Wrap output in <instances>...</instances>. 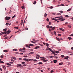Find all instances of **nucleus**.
I'll list each match as a JSON object with an SVG mask.
<instances>
[{
    "label": "nucleus",
    "instance_id": "obj_1",
    "mask_svg": "<svg viewBox=\"0 0 73 73\" xmlns=\"http://www.w3.org/2000/svg\"><path fill=\"white\" fill-rule=\"evenodd\" d=\"M23 60H24V61H32V60H33V59H28L27 58H24L23 59Z\"/></svg>",
    "mask_w": 73,
    "mask_h": 73
},
{
    "label": "nucleus",
    "instance_id": "obj_2",
    "mask_svg": "<svg viewBox=\"0 0 73 73\" xmlns=\"http://www.w3.org/2000/svg\"><path fill=\"white\" fill-rule=\"evenodd\" d=\"M5 19L6 20H9L10 19V17H6L5 18Z\"/></svg>",
    "mask_w": 73,
    "mask_h": 73
},
{
    "label": "nucleus",
    "instance_id": "obj_3",
    "mask_svg": "<svg viewBox=\"0 0 73 73\" xmlns=\"http://www.w3.org/2000/svg\"><path fill=\"white\" fill-rule=\"evenodd\" d=\"M65 19H64L63 17L60 18L59 19H58V20H61V21H64L65 20Z\"/></svg>",
    "mask_w": 73,
    "mask_h": 73
},
{
    "label": "nucleus",
    "instance_id": "obj_4",
    "mask_svg": "<svg viewBox=\"0 0 73 73\" xmlns=\"http://www.w3.org/2000/svg\"><path fill=\"white\" fill-rule=\"evenodd\" d=\"M46 50H50V51H51V50H52V49L49 47H47V48L46 49Z\"/></svg>",
    "mask_w": 73,
    "mask_h": 73
},
{
    "label": "nucleus",
    "instance_id": "obj_5",
    "mask_svg": "<svg viewBox=\"0 0 73 73\" xmlns=\"http://www.w3.org/2000/svg\"><path fill=\"white\" fill-rule=\"evenodd\" d=\"M68 58H69V56H67L64 58V60H68Z\"/></svg>",
    "mask_w": 73,
    "mask_h": 73
},
{
    "label": "nucleus",
    "instance_id": "obj_6",
    "mask_svg": "<svg viewBox=\"0 0 73 73\" xmlns=\"http://www.w3.org/2000/svg\"><path fill=\"white\" fill-rule=\"evenodd\" d=\"M11 32V31L10 30H8V31L7 32V33L8 35H9V33Z\"/></svg>",
    "mask_w": 73,
    "mask_h": 73
},
{
    "label": "nucleus",
    "instance_id": "obj_7",
    "mask_svg": "<svg viewBox=\"0 0 73 73\" xmlns=\"http://www.w3.org/2000/svg\"><path fill=\"white\" fill-rule=\"evenodd\" d=\"M25 46H26V47H27V48H31V47H30L29 45H27V44H25Z\"/></svg>",
    "mask_w": 73,
    "mask_h": 73
},
{
    "label": "nucleus",
    "instance_id": "obj_8",
    "mask_svg": "<svg viewBox=\"0 0 73 73\" xmlns=\"http://www.w3.org/2000/svg\"><path fill=\"white\" fill-rule=\"evenodd\" d=\"M23 20H21V25H23Z\"/></svg>",
    "mask_w": 73,
    "mask_h": 73
},
{
    "label": "nucleus",
    "instance_id": "obj_9",
    "mask_svg": "<svg viewBox=\"0 0 73 73\" xmlns=\"http://www.w3.org/2000/svg\"><path fill=\"white\" fill-rule=\"evenodd\" d=\"M53 62L54 63L56 64V63L57 62V61L56 60H53Z\"/></svg>",
    "mask_w": 73,
    "mask_h": 73
},
{
    "label": "nucleus",
    "instance_id": "obj_10",
    "mask_svg": "<svg viewBox=\"0 0 73 73\" xmlns=\"http://www.w3.org/2000/svg\"><path fill=\"white\" fill-rule=\"evenodd\" d=\"M38 48H40V47L38 46H36L35 48V49H38Z\"/></svg>",
    "mask_w": 73,
    "mask_h": 73
},
{
    "label": "nucleus",
    "instance_id": "obj_11",
    "mask_svg": "<svg viewBox=\"0 0 73 73\" xmlns=\"http://www.w3.org/2000/svg\"><path fill=\"white\" fill-rule=\"evenodd\" d=\"M3 57H4V55H2L0 56L1 58H3Z\"/></svg>",
    "mask_w": 73,
    "mask_h": 73
},
{
    "label": "nucleus",
    "instance_id": "obj_12",
    "mask_svg": "<svg viewBox=\"0 0 73 73\" xmlns=\"http://www.w3.org/2000/svg\"><path fill=\"white\" fill-rule=\"evenodd\" d=\"M47 16V14H46V13H45L44 15V17H46Z\"/></svg>",
    "mask_w": 73,
    "mask_h": 73
},
{
    "label": "nucleus",
    "instance_id": "obj_13",
    "mask_svg": "<svg viewBox=\"0 0 73 73\" xmlns=\"http://www.w3.org/2000/svg\"><path fill=\"white\" fill-rule=\"evenodd\" d=\"M56 40H58V41H60V39H59V38L57 37H56Z\"/></svg>",
    "mask_w": 73,
    "mask_h": 73
},
{
    "label": "nucleus",
    "instance_id": "obj_14",
    "mask_svg": "<svg viewBox=\"0 0 73 73\" xmlns=\"http://www.w3.org/2000/svg\"><path fill=\"white\" fill-rule=\"evenodd\" d=\"M17 65L18 66H21L22 65L21 64H18Z\"/></svg>",
    "mask_w": 73,
    "mask_h": 73
},
{
    "label": "nucleus",
    "instance_id": "obj_15",
    "mask_svg": "<svg viewBox=\"0 0 73 73\" xmlns=\"http://www.w3.org/2000/svg\"><path fill=\"white\" fill-rule=\"evenodd\" d=\"M48 61V60H44L43 61V62H47Z\"/></svg>",
    "mask_w": 73,
    "mask_h": 73
},
{
    "label": "nucleus",
    "instance_id": "obj_16",
    "mask_svg": "<svg viewBox=\"0 0 73 73\" xmlns=\"http://www.w3.org/2000/svg\"><path fill=\"white\" fill-rule=\"evenodd\" d=\"M63 64V63L62 62H61L59 63V65H62Z\"/></svg>",
    "mask_w": 73,
    "mask_h": 73
},
{
    "label": "nucleus",
    "instance_id": "obj_17",
    "mask_svg": "<svg viewBox=\"0 0 73 73\" xmlns=\"http://www.w3.org/2000/svg\"><path fill=\"white\" fill-rule=\"evenodd\" d=\"M46 46H47V47H48L49 46V44L48 43H46Z\"/></svg>",
    "mask_w": 73,
    "mask_h": 73
},
{
    "label": "nucleus",
    "instance_id": "obj_18",
    "mask_svg": "<svg viewBox=\"0 0 73 73\" xmlns=\"http://www.w3.org/2000/svg\"><path fill=\"white\" fill-rule=\"evenodd\" d=\"M71 10H72V9L70 8L68 10H67V12H69V11H71Z\"/></svg>",
    "mask_w": 73,
    "mask_h": 73
},
{
    "label": "nucleus",
    "instance_id": "obj_19",
    "mask_svg": "<svg viewBox=\"0 0 73 73\" xmlns=\"http://www.w3.org/2000/svg\"><path fill=\"white\" fill-rule=\"evenodd\" d=\"M6 64L7 65H9V66H12V65L9 63H7Z\"/></svg>",
    "mask_w": 73,
    "mask_h": 73
},
{
    "label": "nucleus",
    "instance_id": "obj_20",
    "mask_svg": "<svg viewBox=\"0 0 73 73\" xmlns=\"http://www.w3.org/2000/svg\"><path fill=\"white\" fill-rule=\"evenodd\" d=\"M7 29H4L3 30V31H4V32H7Z\"/></svg>",
    "mask_w": 73,
    "mask_h": 73
},
{
    "label": "nucleus",
    "instance_id": "obj_21",
    "mask_svg": "<svg viewBox=\"0 0 73 73\" xmlns=\"http://www.w3.org/2000/svg\"><path fill=\"white\" fill-rule=\"evenodd\" d=\"M56 28V27H53L52 28V30H54V29H55V28Z\"/></svg>",
    "mask_w": 73,
    "mask_h": 73
},
{
    "label": "nucleus",
    "instance_id": "obj_22",
    "mask_svg": "<svg viewBox=\"0 0 73 73\" xmlns=\"http://www.w3.org/2000/svg\"><path fill=\"white\" fill-rule=\"evenodd\" d=\"M54 52L55 53H59V52L57 51H55Z\"/></svg>",
    "mask_w": 73,
    "mask_h": 73
},
{
    "label": "nucleus",
    "instance_id": "obj_23",
    "mask_svg": "<svg viewBox=\"0 0 73 73\" xmlns=\"http://www.w3.org/2000/svg\"><path fill=\"white\" fill-rule=\"evenodd\" d=\"M68 26L69 27V28H72V27H71V26L70 25H68Z\"/></svg>",
    "mask_w": 73,
    "mask_h": 73
},
{
    "label": "nucleus",
    "instance_id": "obj_24",
    "mask_svg": "<svg viewBox=\"0 0 73 73\" xmlns=\"http://www.w3.org/2000/svg\"><path fill=\"white\" fill-rule=\"evenodd\" d=\"M3 52H8V50H4Z\"/></svg>",
    "mask_w": 73,
    "mask_h": 73
},
{
    "label": "nucleus",
    "instance_id": "obj_25",
    "mask_svg": "<svg viewBox=\"0 0 73 73\" xmlns=\"http://www.w3.org/2000/svg\"><path fill=\"white\" fill-rule=\"evenodd\" d=\"M17 50L16 49H13V51H15V52H16L17 51Z\"/></svg>",
    "mask_w": 73,
    "mask_h": 73
},
{
    "label": "nucleus",
    "instance_id": "obj_26",
    "mask_svg": "<svg viewBox=\"0 0 73 73\" xmlns=\"http://www.w3.org/2000/svg\"><path fill=\"white\" fill-rule=\"evenodd\" d=\"M68 40H72V38L70 37H68Z\"/></svg>",
    "mask_w": 73,
    "mask_h": 73
},
{
    "label": "nucleus",
    "instance_id": "obj_27",
    "mask_svg": "<svg viewBox=\"0 0 73 73\" xmlns=\"http://www.w3.org/2000/svg\"><path fill=\"white\" fill-rule=\"evenodd\" d=\"M33 61H34V62H37V60L35 59L33 60Z\"/></svg>",
    "mask_w": 73,
    "mask_h": 73
},
{
    "label": "nucleus",
    "instance_id": "obj_28",
    "mask_svg": "<svg viewBox=\"0 0 73 73\" xmlns=\"http://www.w3.org/2000/svg\"><path fill=\"white\" fill-rule=\"evenodd\" d=\"M21 8H22V9H24V6H22Z\"/></svg>",
    "mask_w": 73,
    "mask_h": 73
},
{
    "label": "nucleus",
    "instance_id": "obj_29",
    "mask_svg": "<svg viewBox=\"0 0 73 73\" xmlns=\"http://www.w3.org/2000/svg\"><path fill=\"white\" fill-rule=\"evenodd\" d=\"M49 8H50V9H52V8H53V7L52 6H51Z\"/></svg>",
    "mask_w": 73,
    "mask_h": 73
},
{
    "label": "nucleus",
    "instance_id": "obj_30",
    "mask_svg": "<svg viewBox=\"0 0 73 73\" xmlns=\"http://www.w3.org/2000/svg\"><path fill=\"white\" fill-rule=\"evenodd\" d=\"M1 63H2L3 64V63H4L3 62V61H0V64H1Z\"/></svg>",
    "mask_w": 73,
    "mask_h": 73
},
{
    "label": "nucleus",
    "instance_id": "obj_31",
    "mask_svg": "<svg viewBox=\"0 0 73 73\" xmlns=\"http://www.w3.org/2000/svg\"><path fill=\"white\" fill-rule=\"evenodd\" d=\"M38 64H39V65H40V64H42V62H39Z\"/></svg>",
    "mask_w": 73,
    "mask_h": 73
},
{
    "label": "nucleus",
    "instance_id": "obj_32",
    "mask_svg": "<svg viewBox=\"0 0 73 73\" xmlns=\"http://www.w3.org/2000/svg\"><path fill=\"white\" fill-rule=\"evenodd\" d=\"M54 35H56V32L55 31H54Z\"/></svg>",
    "mask_w": 73,
    "mask_h": 73
},
{
    "label": "nucleus",
    "instance_id": "obj_33",
    "mask_svg": "<svg viewBox=\"0 0 73 73\" xmlns=\"http://www.w3.org/2000/svg\"><path fill=\"white\" fill-rule=\"evenodd\" d=\"M7 33V31L4 32V34L5 35H6Z\"/></svg>",
    "mask_w": 73,
    "mask_h": 73
},
{
    "label": "nucleus",
    "instance_id": "obj_34",
    "mask_svg": "<svg viewBox=\"0 0 73 73\" xmlns=\"http://www.w3.org/2000/svg\"><path fill=\"white\" fill-rule=\"evenodd\" d=\"M9 25V23H6V25Z\"/></svg>",
    "mask_w": 73,
    "mask_h": 73
},
{
    "label": "nucleus",
    "instance_id": "obj_35",
    "mask_svg": "<svg viewBox=\"0 0 73 73\" xmlns=\"http://www.w3.org/2000/svg\"><path fill=\"white\" fill-rule=\"evenodd\" d=\"M49 57H50V58H53V57H54V56H50Z\"/></svg>",
    "mask_w": 73,
    "mask_h": 73
},
{
    "label": "nucleus",
    "instance_id": "obj_36",
    "mask_svg": "<svg viewBox=\"0 0 73 73\" xmlns=\"http://www.w3.org/2000/svg\"><path fill=\"white\" fill-rule=\"evenodd\" d=\"M61 56L63 58V57H64L65 56H64V55H61Z\"/></svg>",
    "mask_w": 73,
    "mask_h": 73
},
{
    "label": "nucleus",
    "instance_id": "obj_37",
    "mask_svg": "<svg viewBox=\"0 0 73 73\" xmlns=\"http://www.w3.org/2000/svg\"><path fill=\"white\" fill-rule=\"evenodd\" d=\"M34 52H31L29 53V54H34Z\"/></svg>",
    "mask_w": 73,
    "mask_h": 73
},
{
    "label": "nucleus",
    "instance_id": "obj_38",
    "mask_svg": "<svg viewBox=\"0 0 73 73\" xmlns=\"http://www.w3.org/2000/svg\"><path fill=\"white\" fill-rule=\"evenodd\" d=\"M25 62H21V63L23 64H25Z\"/></svg>",
    "mask_w": 73,
    "mask_h": 73
},
{
    "label": "nucleus",
    "instance_id": "obj_39",
    "mask_svg": "<svg viewBox=\"0 0 73 73\" xmlns=\"http://www.w3.org/2000/svg\"><path fill=\"white\" fill-rule=\"evenodd\" d=\"M29 46H34V45H33V44H29Z\"/></svg>",
    "mask_w": 73,
    "mask_h": 73
},
{
    "label": "nucleus",
    "instance_id": "obj_40",
    "mask_svg": "<svg viewBox=\"0 0 73 73\" xmlns=\"http://www.w3.org/2000/svg\"><path fill=\"white\" fill-rule=\"evenodd\" d=\"M38 40H35V41L34 42V43H35L36 42H38Z\"/></svg>",
    "mask_w": 73,
    "mask_h": 73
},
{
    "label": "nucleus",
    "instance_id": "obj_41",
    "mask_svg": "<svg viewBox=\"0 0 73 73\" xmlns=\"http://www.w3.org/2000/svg\"><path fill=\"white\" fill-rule=\"evenodd\" d=\"M59 12H60V13H63L64 12L62 11H59Z\"/></svg>",
    "mask_w": 73,
    "mask_h": 73
},
{
    "label": "nucleus",
    "instance_id": "obj_42",
    "mask_svg": "<svg viewBox=\"0 0 73 73\" xmlns=\"http://www.w3.org/2000/svg\"><path fill=\"white\" fill-rule=\"evenodd\" d=\"M54 72V71H53V70H52L51 71V73H53V72Z\"/></svg>",
    "mask_w": 73,
    "mask_h": 73
},
{
    "label": "nucleus",
    "instance_id": "obj_43",
    "mask_svg": "<svg viewBox=\"0 0 73 73\" xmlns=\"http://www.w3.org/2000/svg\"><path fill=\"white\" fill-rule=\"evenodd\" d=\"M36 1H35L33 3V4H36Z\"/></svg>",
    "mask_w": 73,
    "mask_h": 73
},
{
    "label": "nucleus",
    "instance_id": "obj_44",
    "mask_svg": "<svg viewBox=\"0 0 73 73\" xmlns=\"http://www.w3.org/2000/svg\"><path fill=\"white\" fill-rule=\"evenodd\" d=\"M47 28H50V27L49 25H47L46 26Z\"/></svg>",
    "mask_w": 73,
    "mask_h": 73
},
{
    "label": "nucleus",
    "instance_id": "obj_45",
    "mask_svg": "<svg viewBox=\"0 0 73 73\" xmlns=\"http://www.w3.org/2000/svg\"><path fill=\"white\" fill-rule=\"evenodd\" d=\"M13 59H14V60H16V58H15V57H13Z\"/></svg>",
    "mask_w": 73,
    "mask_h": 73
},
{
    "label": "nucleus",
    "instance_id": "obj_46",
    "mask_svg": "<svg viewBox=\"0 0 73 73\" xmlns=\"http://www.w3.org/2000/svg\"><path fill=\"white\" fill-rule=\"evenodd\" d=\"M16 16V15H14V16H13V17H12V19H13Z\"/></svg>",
    "mask_w": 73,
    "mask_h": 73
},
{
    "label": "nucleus",
    "instance_id": "obj_47",
    "mask_svg": "<svg viewBox=\"0 0 73 73\" xmlns=\"http://www.w3.org/2000/svg\"><path fill=\"white\" fill-rule=\"evenodd\" d=\"M49 21V19L47 18L46 19V21Z\"/></svg>",
    "mask_w": 73,
    "mask_h": 73
},
{
    "label": "nucleus",
    "instance_id": "obj_48",
    "mask_svg": "<svg viewBox=\"0 0 73 73\" xmlns=\"http://www.w3.org/2000/svg\"><path fill=\"white\" fill-rule=\"evenodd\" d=\"M16 54H19V53L17 52H16Z\"/></svg>",
    "mask_w": 73,
    "mask_h": 73
},
{
    "label": "nucleus",
    "instance_id": "obj_49",
    "mask_svg": "<svg viewBox=\"0 0 73 73\" xmlns=\"http://www.w3.org/2000/svg\"><path fill=\"white\" fill-rule=\"evenodd\" d=\"M8 37H6L5 38V40H7V39H8Z\"/></svg>",
    "mask_w": 73,
    "mask_h": 73
},
{
    "label": "nucleus",
    "instance_id": "obj_50",
    "mask_svg": "<svg viewBox=\"0 0 73 73\" xmlns=\"http://www.w3.org/2000/svg\"><path fill=\"white\" fill-rule=\"evenodd\" d=\"M56 19H54V18H53L52 19V20H56Z\"/></svg>",
    "mask_w": 73,
    "mask_h": 73
},
{
    "label": "nucleus",
    "instance_id": "obj_51",
    "mask_svg": "<svg viewBox=\"0 0 73 73\" xmlns=\"http://www.w3.org/2000/svg\"><path fill=\"white\" fill-rule=\"evenodd\" d=\"M65 16L66 17H69V16L68 15H66Z\"/></svg>",
    "mask_w": 73,
    "mask_h": 73
},
{
    "label": "nucleus",
    "instance_id": "obj_52",
    "mask_svg": "<svg viewBox=\"0 0 73 73\" xmlns=\"http://www.w3.org/2000/svg\"><path fill=\"white\" fill-rule=\"evenodd\" d=\"M54 58H58V57L57 56H54Z\"/></svg>",
    "mask_w": 73,
    "mask_h": 73
},
{
    "label": "nucleus",
    "instance_id": "obj_53",
    "mask_svg": "<svg viewBox=\"0 0 73 73\" xmlns=\"http://www.w3.org/2000/svg\"><path fill=\"white\" fill-rule=\"evenodd\" d=\"M1 34H2V35H3V34H4V33L3 32H1Z\"/></svg>",
    "mask_w": 73,
    "mask_h": 73
},
{
    "label": "nucleus",
    "instance_id": "obj_54",
    "mask_svg": "<svg viewBox=\"0 0 73 73\" xmlns=\"http://www.w3.org/2000/svg\"><path fill=\"white\" fill-rule=\"evenodd\" d=\"M14 28H15L16 29H19V28L17 27H15Z\"/></svg>",
    "mask_w": 73,
    "mask_h": 73
},
{
    "label": "nucleus",
    "instance_id": "obj_55",
    "mask_svg": "<svg viewBox=\"0 0 73 73\" xmlns=\"http://www.w3.org/2000/svg\"><path fill=\"white\" fill-rule=\"evenodd\" d=\"M59 29L60 30H62V29H62V28H60Z\"/></svg>",
    "mask_w": 73,
    "mask_h": 73
},
{
    "label": "nucleus",
    "instance_id": "obj_56",
    "mask_svg": "<svg viewBox=\"0 0 73 73\" xmlns=\"http://www.w3.org/2000/svg\"><path fill=\"white\" fill-rule=\"evenodd\" d=\"M23 49V50H25V47H24Z\"/></svg>",
    "mask_w": 73,
    "mask_h": 73
},
{
    "label": "nucleus",
    "instance_id": "obj_57",
    "mask_svg": "<svg viewBox=\"0 0 73 73\" xmlns=\"http://www.w3.org/2000/svg\"><path fill=\"white\" fill-rule=\"evenodd\" d=\"M73 36V33L70 35V36Z\"/></svg>",
    "mask_w": 73,
    "mask_h": 73
},
{
    "label": "nucleus",
    "instance_id": "obj_58",
    "mask_svg": "<svg viewBox=\"0 0 73 73\" xmlns=\"http://www.w3.org/2000/svg\"><path fill=\"white\" fill-rule=\"evenodd\" d=\"M19 54H22V55L23 54V53H21V52Z\"/></svg>",
    "mask_w": 73,
    "mask_h": 73
},
{
    "label": "nucleus",
    "instance_id": "obj_59",
    "mask_svg": "<svg viewBox=\"0 0 73 73\" xmlns=\"http://www.w3.org/2000/svg\"><path fill=\"white\" fill-rule=\"evenodd\" d=\"M36 56H38V57H40V55H38L37 54L36 55Z\"/></svg>",
    "mask_w": 73,
    "mask_h": 73
},
{
    "label": "nucleus",
    "instance_id": "obj_60",
    "mask_svg": "<svg viewBox=\"0 0 73 73\" xmlns=\"http://www.w3.org/2000/svg\"><path fill=\"white\" fill-rule=\"evenodd\" d=\"M24 57H25V58H27V57H28V56L26 55V56H24Z\"/></svg>",
    "mask_w": 73,
    "mask_h": 73
},
{
    "label": "nucleus",
    "instance_id": "obj_61",
    "mask_svg": "<svg viewBox=\"0 0 73 73\" xmlns=\"http://www.w3.org/2000/svg\"><path fill=\"white\" fill-rule=\"evenodd\" d=\"M39 45H40L41 46H43V45L40 43L39 44Z\"/></svg>",
    "mask_w": 73,
    "mask_h": 73
},
{
    "label": "nucleus",
    "instance_id": "obj_62",
    "mask_svg": "<svg viewBox=\"0 0 73 73\" xmlns=\"http://www.w3.org/2000/svg\"><path fill=\"white\" fill-rule=\"evenodd\" d=\"M9 63H10V64H13V62H9Z\"/></svg>",
    "mask_w": 73,
    "mask_h": 73
},
{
    "label": "nucleus",
    "instance_id": "obj_63",
    "mask_svg": "<svg viewBox=\"0 0 73 73\" xmlns=\"http://www.w3.org/2000/svg\"><path fill=\"white\" fill-rule=\"evenodd\" d=\"M23 66H27V65L25 64H23Z\"/></svg>",
    "mask_w": 73,
    "mask_h": 73
},
{
    "label": "nucleus",
    "instance_id": "obj_64",
    "mask_svg": "<svg viewBox=\"0 0 73 73\" xmlns=\"http://www.w3.org/2000/svg\"><path fill=\"white\" fill-rule=\"evenodd\" d=\"M36 58H37V59H38V58H39V57L37 56L36 57Z\"/></svg>",
    "mask_w": 73,
    "mask_h": 73
}]
</instances>
